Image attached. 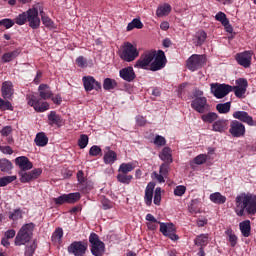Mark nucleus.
<instances>
[{"mask_svg":"<svg viewBox=\"0 0 256 256\" xmlns=\"http://www.w3.org/2000/svg\"><path fill=\"white\" fill-rule=\"evenodd\" d=\"M133 29H143V23L139 19H133L127 26V31H133Z\"/></svg>","mask_w":256,"mask_h":256,"instance_id":"42","label":"nucleus"},{"mask_svg":"<svg viewBox=\"0 0 256 256\" xmlns=\"http://www.w3.org/2000/svg\"><path fill=\"white\" fill-rule=\"evenodd\" d=\"M154 205H161V187H157L154 192Z\"/></svg>","mask_w":256,"mask_h":256,"instance_id":"55","label":"nucleus"},{"mask_svg":"<svg viewBox=\"0 0 256 256\" xmlns=\"http://www.w3.org/2000/svg\"><path fill=\"white\" fill-rule=\"evenodd\" d=\"M78 145H79L80 149H85V147H87V145H89V136L82 134L80 136V139L78 140Z\"/></svg>","mask_w":256,"mask_h":256,"instance_id":"51","label":"nucleus"},{"mask_svg":"<svg viewBox=\"0 0 256 256\" xmlns=\"http://www.w3.org/2000/svg\"><path fill=\"white\" fill-rule=\"evenodd\" d=\"M225 32L229 33L228 40L231 41V39L235 38L236 33L233 31V26L229 23V19L225 18Z\"/></svg>","mask_w":256,"mask_h":256,"instance_id":"46","label":"nucleus"},{"mask_svg":"<svg viewBox=\"0 0 256 256\" xmlns=\"http://www.w3.org/2000/svg\"><path fill=\"white\" fill-rule=\"evenodd\" d=\"M119 75L121 79L124 81H127L128 83H131V81H135V70H133V67L129 66L126 68H123L119 71Z\"/></svg>","mask_w":256,"mask_h":256,"instance_id":"21","label":"nucleus"},{"mask_svg":"<svg viewBox=\"0 0 256 256\" xmlns=\"http://www.w3.org/2000/svg\"><path fill=\"white\" fill-rule=\"evenodd\" d=\"M37 250V242L33 241L30 245L25 247L24 256H33Z\"/></svg>","mask_w":256,"mask_h":256,"instance_id":"43","label":"nucleus"},{"mask_svg":"<svg viewBox=\"0 0 256 256\" xmlns=\"http://www.w3.org/2000/svg\"><path fill=\"white\" fill-rule=\"evenodd\" d=\"M161 161L165 163H173V156L171 154V148L165 147L159 155Z\"/></svg>","mask_w":256,"mask_h":256,"instance_id":"32","label":"nucleus"},{"mask_svg":"<svg viewBox=\"0 0 256 256\" xmlns=\"http://www.w3.org/2000/svg\"><path fill=\"white\" fill-rule=\"evenodd\" d=\"M89 155L91 157H97L98 155H101V147L94 145L89 150Z\"/></svg>","mask_w":256,"mask_h":256,"instance_id":"56","label":"nucleus"},{"mask_svg":"<svg viewBox=\"0 0 256 256\" xmlns=\"http://www.w3.org/2000/svg\"><path fill=\"white\" fill-rule=\"evenodd\" d=\"M191 107L194 111H197V113H205V111H209V105L207 104V98L205 97L195 98L191 102Z\"/></svg>","mask_w":256,"mask_h":256,"instance_id":"18","label":"nucleus"},{"mask_svg":"<svg viewBox=\"0 0 256 256\" xmlns=\"http://www.w3.org/2000/svg\"><path fill=\"white\" fill-rule=\"evenodd\" d=\"M117 181L119 183H123L124 185H129V183H131V181H133V175L119 173L117 175Z\"/></svg>","mask_w":256,"mask_h":256,"instance_id":"39","label":"nucleus"},{"mask_svg":"<svg viewBox=\"0 0 256 256\" xmlns=\"http://www.w3.org/2000/svg\"><path fill=\"white\" fill-rule=\"evenodd\" d=\"M159 173L164 175V177H167V175H169V163H163L160 166Z\"/></svg>","mask_w":256,"mask_h":256,"instance_id":"59","label":"nucleus"},{"mask_svg":"<svg viewBox=\"0 0 256 256\" xmlns=\"http://www.w3.org/2000/svg\"><path fill=\"white\" fill-rule=\"evenodd\" d=\"M42 23L43 25H45V27H47L48 29H55V23L53 22V20H51V18L45 16L44 13H42Z\"/></svg>","mask_w":256,"mask_h":256,"instance_id":"49","label":"nucleus"},{"mask_svg":"<svg viewBox=\"0 0 256 256\" xmlns=\"http://www.w3.org/2000/svg\"><path fill=\"white\" fill-rule=\"evenodd\" d=\"M62 240H63V228L57 227L55 231L52 233L51 241L55 245H61Z\"/></svg>","mask_w":256,"mask_h":256,"instance_id":"30","label":"nucleus"},{"mask_svg":"<svg viewBox=\"0 0 256 256\" xmlns=\"http://www.w3.org/2000/svg\"><path fill=\"white\" fill-rule=\"evenodd\" d=\"M16 25H25L27 23V12H23L22 14H19L15 18Z\"/></svg>","mask_w":256,"mask_h":256,"instance_id":"52","label":"nucleus"},{"mask_svg":"<svg viewBox=\"0 0 256 256\" xmlns=\"http://www.w3.org/2000/svg\"><path fill=\"white\" fill-rule=\"evenodd\" d=\"M15 164L19 167V171H31L33 169V162L26 156H19L15 159Z\"/></svg>","mask_w":256,"mask_h":256,"instance_id":"19","label":"nucleus"},{"mask_svg":"<svg viewBox=\"0 0 256 256\" xmlns=\"http://www.w3.org/2000/svg\"><path fill=\"white\" fill-rule=\"evenodd\" d=\"M160 233L164 235V237H168L171 241H177L179 236L175 234V225L169 223H160Z\"/></svg>","mask_w":256,"mask_h":256,"instance_id":"14","label":"nucleus"},{"mask_svg":"<svg viewBox=\"0 0 256 256\" xmlns=\"http://www.w3.org/2000/svg\"><path fill=\"white\" fill-rule=\"evenodd\" d=\"M172 9L169 3L160 4L156 9V16L159 18L167 17L171 14Z\"/></svg>","mask_w":256,"mask_h":256,"instance_id":"26","label":"nucleus"},{"mask_svg":"<svg viewBox=\"0 0 256 256\" xmlns=\"http://www.w3.org/2000/svg\"><path fill=\"white\" fill-rule=\"evenodd\" d=\"M0 109H7L8 111H11L13 109V106L11 105V102L5 101L0 98Z\"/></svg>","mask_w":256,"mask_h":256,"instance_id":"60","label":"nucleus"},{"mask_svg":"<svg viewBox=\"0 0 256 256\" xmlns=\"http://www.w3.org/2000/svg\"><path fill=\"white\" fill-rule=\"evenodd\" d=\"M243 237H251V221L245 220L239 224Z\"/></svg>","mask_w":256,"mask_h":256,"instance_id":"31","label":"nucleus"},{"mask_svg":"<svg viewBox=\"0 0 256 256\" xmlns=\"http://www.w3.org/2000/svg\"><path fill=\"white\" fill-rule=\"evenodd\" d=\"M226 234L228 235V242L230 243V246L231 247H236L238 241H239V238H237V235H235V233H233V230H228L226 232Z\"/></svg>","mask_w":256,"mask_h":256,"instance_id":"44","label":"nucleus"},{"mask_svg":"<svg viewBox=\"0 0 256 256\" xmlns=\"http://www.w3.org/2000/svg\"><path fill=\"white\" fill-rule=\"evenodd\" d=\"M195 39L197 47H201V45L205 43V39H207V33L203 30H199L195 34Z\"/></svg>","mask_w":256,"mask_h":256,"instance_id":"36","label":"nucleus"},{"mask_svg":"<svg viewBox=\"0 0 256 256\" xmlns=\"http://www.w3.org/2000/svg\"><path fill=\"white\" fill-rule=\"evenodd\" d=\"M108 151L104 154V163L105 165H113L115 161H117V153L115 151L109 149V147L106 148Z\"/></svg>","mask_w":256,"mask_h":256,"instance_id":"28","label":"nucleus"},{"mask_svg":"<svg viewBox=\"0 0 256 256\" xmlns=\"http://www.w3.org/2000/svg\"><path fill=\"white\" fill-rule=\"evenodd\" d=\"M47 117H48V125H50V127L63 126V118L59 114H57V112L50 111Z\"/></svg>","mask_w":256,"mask_h":256,"instance_id":"20","label":"nucleus"},{"mask_svg":"<svg viewBox=\"0 0 256 256\" xmlns=\"http://www.w3.org/2000/svg\"><path fill=\"white\" fill-rule=\"evenodd\" d=\"M20 54L21 50L19 49L13 50L12 52L4 53L1 57V61L2 63H10V61H13V59H17Z\"/></svg>","mask_w":256,"mask_h":256,"instance_id":"29","label":"nucleus"},{"mask_svg":"<svg viewBox=\"0 0 256 256\" xmlns=\"http://www.w3.org/2000/svg\"><path fill=\"white\" fill-rule=\"evenodd\" d=\"M38 93L41 99L44 100L51 99L53 97V92L51 91V88L46 84H41L38 87Z\"/></svg>","mask_w":256,"mask_h":256,"instance_id":"27","label":"nucleus"},{"mask_svg":"<svg viewBox=\"0 0 256 256\" xmlns=\"http://www.w3.org/2000/svg\"><path fill=\"white\" fill-rule=\"evenodd\" d=\"M82 83L85 91H93V89H95V91L101 90V82L96 81L93 76H84L82 78Z\"/></svg>","mask_w":256,"mask_h":256,"instance_id":"17","label":"nucleus"},{"mask_svg":"<svg viewBox=\"0 0 256 256\" xmlns=\"http://www.w3.org/2000/svg\"><path fill=\"white\" fill-rule=\"evenodd\" d=\"M209 243V235L208 234H201L195 239V245L198 247H205Z\"/></svg>","mask_w":256,"mask_h":256,"instance_id":"38","label":"nucleus"},{"mask_svg":"<svg viewBox=\"0 0 256 256\" xmlns=\"http://www.w3.org/2000/svg\"><path fill=\"white\" fill-rule=\"evenodd\" d=\"M39 13L41 16L43 15V5L41 3L35 4L32 8L26 11L27 21L31 29H39V26L41 25Z\"/></svg>","mask_w":256,"mask_h":256,"instance_id":"4","label":"nucleus"},{"mask_svg":"<svg viewBox=\"0 0 256 256\" xmlns=\"http://www.w3.org/2000/svg\"><path fill=\"white\" fill-rule=\"evenodd\" d=\"M13 181H17L16 176H4L0 178V187H7L9 183H13Z\"/></svg>","mask_w":256,"mask_h":256,"instance_id":"47","label":"nucleus"},{"mask_svg":"<svg viewBox=\"0 0 256 256\" xmlns=\"http://www.w3.org/2000/svg\"><path fill=\"white\" fill-rule=\"evenodd\" d=\"M13 83L11 81H5L2 84V97L4 99H11L13 97Z\"/></svg>","mask_w":256,"mask_h":256,"instance_id":"25","label":"nucleus"},{"mask_svg":"<svg viewBox=\"0 0 256 256\" xmlns=\"http://www.w3.org/2000/svg\"><path fill=\"white\" fill-rule=\"evenodd\" d=\"M76 64L78 67H81V69H85V67H87V59L83 56H79L76 58Z\"/></svg>","mask_w":256,"mask_h":256,"instance_id":"58","label":"nucleus"},{"mask_svg":"<svg viewBox=\"0 0 256 256\" xmlns=\"http://www.w3.org/2000/svg\"><path fill=\"white\" fill-rule=\"evenodd\" d=\"M234 119H238L241 123H246L250 127H256V120H253V117L245 111H235L232 115Z\"/></svg>","mask_w":256,"mask_h":256,"instance_id":"16","label":"nucleus"},{"mask_svg":"<svg viewBox=\"0 0 256 256\" xmlns=\"http://www.w3.org/2000/svg\"><path fill=\"white\" fill-rule=\"evenodd\" d=\"M218 117L219 116L217 115V113L209 112L207 114L202 115L201 119L204 123H213L214 121H217Z\"/></svg>","mask_w":256,"mask_h":256,"instance_id":"40","label":"nucleus"},{"mask_svg":"<svg viewBox=\"0 0 256 256\" xmlns=\"http://www.w3.org/2000/svg\"><path fill=\"white\" fill-rule=\"evenodd\" d=\"M43 173V170L41 168H36L32 171L24 170V171H19V180L22 183H31V181H35V179H39L41 174Z\"/></svg>","mask_w":256,"mask_h":256,"instance_id":"8","label":"nucleus"},{"mask_svg":"<svg viewBox=\"0 0 256 256\" xmlns=\"http://www.w3.org/2000/svg\"><path fill=\"white\" fill-rule=\"evenodd\" d=\"M234 119H238L241 123H246L250 127H256V120H253V117L245 111H235L232 115Z\"/></svg>","mask_w":256,"mask_h":256,"instance_id":"15","label":"nucleus"},{"mask_svg":"<svg viewBox=\"0 0 256 256\" xmlns=\"http://www.w3.org/2000/svg\"><path fill=\"white\" fill-rule=\"evenodd\" d=\"M81 199V194L79 192L63 194L57 198H54L55 205H65V203L73 204L77 203Z\"/></svg>","mask_w":256,"mask_h":256,"instance_id":"11","label":"nucleus"},{"mask_svg":"<svg viewBox=\"0 0 256 256\" xmlns=\"http://www.w3.org/2000/svg\"><path fill=\"white\" fill-rule=\"evenodd\" d=\"M152 177H154V179H156L158 181V183H165L166 176L161 173L159 174L157 172H153Z\"/></svg>","mask_w":256,"mask_h":256,"instance_id":"62","label":"nucleus"},{"mask_svg":"<svg viewBox=\"0 0 256 256\" xmlns=\"http://www.w3.org/2000/svg\"><path fill=\"white\" fill-rule=\"evenodd\" d=\"M167 63L165 52L163 50L148 51L143 53L140 58L136 61L135 69H149L150 71H161Z\"/></svg>","mask_w":256,"mask_h":256,"instance_id":"1","label":"nucleus"},{"mask_svg":"<svg viewBox=\"0 0 256 256\" xmlns=\"http://www.w3.org/2000/svg\"><path fill=\"white\" fill-rule=\"evenodd\" d=\"M136 57H139V50L133 44L126 42L120 52V59L131 63V61H135Z\"/></svg>","mask_w":256,"mask_h":256,"instance_id":"6","label":"nucleus"},{"mask_svg":"<svg viewBox=\"0 0 256 256\" xmlns=\"http://www.w3.org/2000/svg\"><path fill=\"white\" fill-rule=\"evenodd\" d=\"M235 60L238 63V65H241V63H247L248 61H253V52L244 51L237 53L235 55Z\"/></svg>","mask_w":256,"mask_h":256,"instance_id":"24","label":"nucleus"},{"mask_svg":"<svg viewBox=\"0 0 256 256\" xmlns=\"http://www.w3.org/2000/svg\"><path fill=\"white\" fill-rule=\"evenodd\" d=\"M13 169V163L9 161L7 158L0 159V171L2 173H9Z\"/></svg>","mask_w":256,"mask_h":256,"instance_id":"34","label":"nucleus"},{"mask_svg":"<svg viewBox=\"0 0 256 256\" xmlns=\"http://www.w3.org/2000/svg\"><path fill=\"white\" fill-rule=\"evenodd\" d=\"M34 230H35V224L33 223L24 224L16 234L14 244L17 247H21V245H27V243H29V241L33 239Z\"/></svg>","mask_w":256,"mask_h":256,"instance_id":"3","label":"nucleus"},{"mask_svg":"<svg viewBox=\"0 0 256 256\" xmlns=\"http://www.w3.org/2000/svg\"><path fill=\"white\" fill-rule=\"evenodd\" d=\"M210 87L211 93L216 99H223L225 97V84L212 83Z\"/></svg>","mask_w":256,"mask_h":256,"instance_id":"23","label":"nucleus"},{"mask_svg":"<svg viewBox=\"0 0 256 256\" xmlns=\"http://www.w3.org/2000/svg\"><path fill=\"white\" fill-rule=\"evenodd\" d=\"M249 87V82L245 78H239L236 80V86H233L234 95L238 99H245V93H247V88Z\"/></svg>","mask_w":256,"mask_h":256,"instance_id":"12","label":"nucleus"},{"mask_svg":"<svg viewBox=\"0 0 256 256\" xmlns=\"http://www.w3.org/2000/svg\"><path fill=\"white\" fill-rule=\"evenodd\" d=\"M135 169V166L133 165V163H122L120 166H119V173H123V174H126L127 173H131V171H133Z\"/></svg>","mask_w":256,"mask_h":256,"instance_id":"41","label":"nucleus"},{"mask_svg":"<svg viewBox=\"0 0 256 256\" xmlns=\"http://www.w3.org/2000/svg\"><path fill=\"white\" fill-rule=\"evenodd\" d=\"M245 126L243 123L233 120L230 123V129L229 133L232 135V137L240 138V137H245Z\"/></svg>","mask_w":256,"mask_h":256,"instance_id":"13","label":"nucleus"},{"mask_svg":"<svg viewBox=\"0 0 256 256\" xmlns=\"http://www.w3.org/2000/svg\"><path fill=\"white\" fill-rule=\"evenodd\" d=\"M101 203L104 210L111 209V207H113V203H111V200L107 198H102Z\"/></svg>","mask_w":256,"mask_h":256,"instance_id":"61","label":"nucleus"},{"mask_svg":"<svg viewBox=\"0 0 256 256\" xmlns=\"http://www.w3.org/2000/svg\"><path fill=\"white\" fill-rule=\"evenodd\" d=\"M153 191H155V182H149L145 189L144 203L147 207H151L153 203Z\"/></svg>","mask_w":256,"mask_h":256,"instance_id":"22","label":"nucleus"},{"mask_svg":"<svg viewBox=\"0 0 256 256\" xmlns=\"http://www.w3.org/2000/svg\"><path fill=\"white\" fill-rule=\"evenodd\" d=\"M213 131H218L219 133H223L225 131V121L218 120L213 124Z\"/></svg>","mask_w":256,"mask_h":256,"instance_id":"50","label":"nucleus"},{"mask_svg":"<svg viewBox=\"0 0 256 256\" xmlns=\"http://www.w3.org/2000/svg\"><path fill=\"white\" fill-rule=\"evenodd\" d=\"M88 247L89 245L87 244V242L75 241L69 245L68 253L74 256H85Z\"/></svg>","mask_w":256,"mask_h":256,"instance_id":"10","label":"nucleus"},{"mask_svg":"<svg viewBox=\"0 0 256 256\" xmlns=\"http://www.w3.org/2000/svg\"><path fill=\"white\" fill-rule=\"evenodd\" d=\"M12 131H13V128H11V126H6L0 131V133L2 137H9Z\"/></svg>","mask_w":256,"mask_h":256,"instance_id":"63","label":"nucleus"},{"mask_svg":"<svg viewBox=\"0 0 256 256\" xmlns=\"http://www.w3.org/2000/svg\"><path fill=\"white\" fill-rule=\"evenodd\" d=\"M205 63H207V57L204 55L193 54L187 60V68L190 71H197V69H201Z\"/></svg>","mask_w":256,"mask_h":256,"instance_id":"7","label":"nucleus"},{"mask_svg":"<svg viewBox=\"0 0 256 256\" xmlns=\"http://www.w3.org/2000/svg\"><path fill=\"white\" fill-rule=\"evenodd\" d=\"M207 159H209V155L199 154L193 159L192 163L195 165H204V163H207Z\"/></svg>","mask_w":256,"mask_h":256,"instance_id":"45","label":"nucleus"},{"mask_svg":"<svg viewBox=\"0 0 256 256\" xmlns=\"http://www.w3.org/2000/svg\"><path fill=\"white\" fill-rule=\"evenodd\" d=\"M23 218V212L21 211V209H16L12 212H9V219H11V221H19V219Z\"/></svg>","mask_w":256,"mask_h":256,"instance_id":"48","label":"nucleus"},{"mask_svg":"<svg viewBox=\"0 0 256 256\" xmlns=\"http://www.w3.org/2000/svg\"><path fill=\"white\" fill-rule=\"evenodd\" d=\"M89 243L91 245L90 251L94 256H103L105 254V243L100 241L99 235L91 233L89 236Z\"/></svg>","mask_w":256,"mask_h":256,"instance_id":"5","label":"nucleus"},{"mask_svg":"<svg viewBox=\"0 0 256 256\" xmlns=\"http://www.w3.org/2000/svg\"><path fill=\"white\" fill-rule=\"evenodd\" d=\"M215 19L216 21H220V23H222V25H225V13L223 12H218L215 15Z\"/></svg>","mask_w":256,"mask_h":256,"instance_id":"64","label":"nucleus"},{"mask_svg":"<svg viewBox=\"0 0 256 256\" xmlns=\"http://www.w3.org/2000/svg\"><path fill=\"white\" fill-rule=\"evenodd\" d=\"M28 105L30 107H33L37 113H45V111H48L49 109V103L47 102H41V98L35 96V95H30L27 97Z\"/></svg>","mask_w":256,"mask_h":256,"instance_id":"9","label":"nucleus"},{"mask_svg":"<svg viewBox=\"0 0 256 256\" xmlns=\"http://www.w3.org/2000/svg\"><path fill=\"white\" fill-rule=\"evenodd\" d=\"M153 143H154V145H157L158 147H163V145H165V143H167V141L165 140V137H163L161 135H156Z\"/></svg>","mask_w":256,"mask_h":256,"instance_id":"57","label":"nucleus"},{"mask_svg":"<svg viewBox=\"0 0 256 256\" xmlns=\"http://www.w3.org/2000/svg\"><path fill=\"white\" fill-rule=\"evenodd\" d=\"M209 199L212 203H215L216 205H223L225 203V196H222L219 192H214L210 194Z\"/></svg>","mask_w":256,"mask_h":256,"instance_id":"35","label":"nucleus"},{"mask_svg":"<svg viewBox=\"0 0 256 256\" xmlns=\"http://www.w3.org/2000/svg\"><path fill=\"white\" fill-rule=\"evenodd\" d=\"M235 212L238 217H243L245 212L248 215H256V195L251 193H241L235 199Z\"/></svg>","mask_w":256,"mask_h":256,"instance_id":"2","label":"nucleus"},{"mask_svg":"<svg viewBox=\"0 0 256 256\" xmlns=\"http://www.w3.org/2000/svg\"><path fill=\"white\" fill-rule=\"evenodd\" d=\"M186 191H187V187H185L184 185H179L175 187L174 195L175 197H183Z\"/></svg>","mask_w":256,"mask_h":256,"instance_id":"53","label":"nucleus"},{"mask_svg":"<svg viewBox=\"0 0 256 256\" xmlns=\"http://www.w3.org/2000/svg\"><path fill=\"white\" fill-rule=\"evenodd\" d=\"M117 87V81L111 79V78H105L103 81V89L105 91H111Z\"/></svg>","mask_w":256,"mask_h":256,"instance_id":"37","label":"nucleus"},{"mask_svg":"<svg viewBox=\"0 0 256 256\" xmlns=\"http://www.w3.org/2000/svg\"><path fill=\"white\" fill-rule=\"evenodd\" d=\"M47 143H49V138H47V135H45L44 132H39L35 138V144L37 147H45Z\"/></svg>","mask_w":256,"mask_h":256,"instance_id":"33","label":"nucleus"},{"mask_svg":"<svg viewBox=\"0 0 256 256\" xmlns=\"http://www.w3.org/2000/svg\"><path fill=\"white\" fill-rule=\"evenodd\" d=\"M13 25H15V21H13L12 19L6 18L0 20V27L3 26L5 27V29H11Z\"/></svg>","mask_w":256,"mask_h":256,"instance_id":"54","label":"nucleus"}]
</instances>
